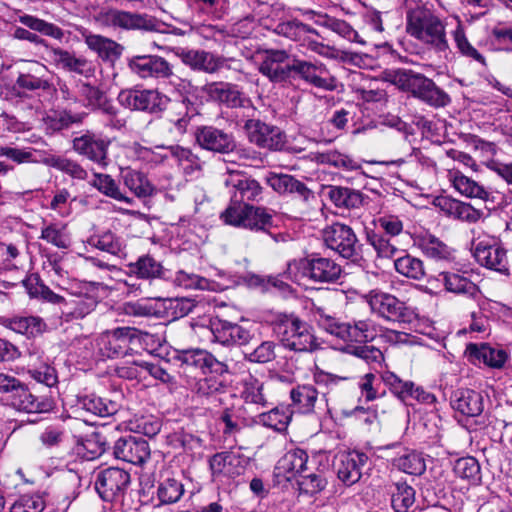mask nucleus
Returning <instances> with one entry per match:
<instances>
[{
  "label": "nucleus",
  "instance_id": "nucleus-1",
  "mask_svg": "<svg viewBox=\"0 0 512 512\" xmlns=\"http://www.w3.org/2000/svg\"><path fill=\"white\" fill-rule=\"evenodd\" d=\"M320 328L342 340L346 345H362L374 341L380 333V326L372 319H358L343 322L328 314L326 309L314 306L312 309Z\"/></svg>",
  "mask_w": 512,
  "mask_h": 512
},
{
  "label": "nucleus",
  "instance_id": "nucleus-2",
  "mask_svg": "<svg viewBox=\"0 0 512 512\" xmlns=\"http://www.w3.org/2000/svg\"><path fill=\"white\" fill-rule=\"evenodd\" d=\"M271 326L279 343L286 350L305 353L318 348L311 327L295 313L276 314Z\"/></svg>",
  "mask_w": 512,
  "mask_h": 512
},
{
  "label": "nucleus",
  "instance_id": "nucleus-3",
  "mask_svg": "<svg viewBox=\"0 0 512 512\" xmlns=\"http://www.w3.org/2000/svg\"><path fill=\"white\" fill-rule=\"evenodd\" d=\"M407 32L437 51L449 49L444 22L424 5L409 8L406 14Z\"/></svg>",
  "mask_w": 512,
  "mask_h": 512
},
{
  "label": "nucleus",
  "instance_id": "nucleus-4",
  "mask_svg": "<svg viewBox=\"0 0 512 512\" xmlns=\"http://www.w3.org/2000/svg\"><path fill=\"white\" fill-rule=\"evenodd\" d=\"M274 211L272 209L244 205L238 207H227L220 214V219L226 225L249 230L254 233H263L270 236L275 242L284 241L283 234L272 232L274 228Z\"/></svg>",
  "mask_w": 512,
  "mask_h": 512
},
{
  "label": "nucleus",
  "instance_id": "nucleus-5",
  "mask_svg": "<svg viewBox=\"0 0 512 512\" xmlns=\"http://www.w3.org/2000/svg\"><path fill=\"white\" fill-rule=\"evenodd\" d=\"M342 275V267L333 259L311 255L294 259L287 264L283 276L299 283L303 277L318 283H334Z\"/></svg>",
  "mask_w": 512,
  "mask_h": 512
},
{
  "label": "nucleus",
  "instance_id": "nucleus-6",
  "mask_svg": "<svg viewBox=\"0 0 512 512\" xmlns=\"http://www.w3.org/2000/svg\"><path fill=\"white\" fill-rule=\"evenodd\" d=\"M150 334L134 327H117L106 330L96 339L99 354L106 358H118L131 354Z\"/></svg>",
  "mask_w": 512,
  "mask_h": 512
},
{
  "label": "nucleus",
  "instance_id": "nucleus-7",
  "mask_svg": "<svg viewBox=\"0 0 512 512\" xmlns=\"http://www.w3.org/2000/svg\"><path fill=\"white\" fill-rule=\"evenodd\" d=\"M322 238L325 246L341 257L353 262L361 258L362 244L350 226L334 222L323 229Z\"/></svg>",
  "mask_w": 512,
  "mask_h": 512
},
{
  "label": "nucleus",
  "instance_id": "nucleus-8",
  "mask_svg": "<svg viewBox=\"0 0 512 512\" xmlns=\"http://www.w3.org/2000/svg\"><path fill=\"white\" fill-rule=\"evenodd\" d=\"M96 20L101 26L127 31H158L160 25L155 17L116 8L102 9Z\"/></svg>",
  "mask_w": 512,
  "mask_h": 512
},
{
  "label": "nucleus",
  "instance_id": "nucleus-9",
  "mask_svg": "<svg viewBox=\"0 0 512 512\" xmlns=\"http://www.w3.org/2000/svg\"><path fill=\"white\" fill-rule=\"evenodd\" d=\"M131 482L130 474L121 468L109 467L95 475V490L103 501L123 504Z\"/></svg>",
  "mask_w": 512,
  "mask_h": 512
},
{
  "label": "nucleus",
  "instance_id": "nucleus-10",
  "mask_svg": "<svg viewBox=\"0 0 512 512\" xmlns=\"http://www.w3.org/2000/svg\"><path fill=\"white\" fill-rule=\"evenodd\" d=\"M224 185L230 195V203L227 207L250 205V202L262 200V186L244 172L229 171L224 179Z\"/></svg>",
  "mask_w": 512,
  "mask_h": 512
},
{
  "label": "nucleus",
  "instance_id": "nucleus-11",
  "mask_svg": "<svg viewBox=\"0 0 512 512\" xmlns=\"http://www.w3.org/2000/svg\"><path fill=\"white\" fill-rule=\"evenodd\" d=\"M84 100H88L93 110L115 116L121 107L158 114L164 110L169 98H124V101H121V98H84Z\"/></svg>",
  "mask_w": 512,
  "mask_h": 512
},
{
  "label": "nucleus",
  "instance_id": "nucleus-12",
  "mask_svg": "<svg viewBox=\"0 0 512 512\" xmlns=\"http://www.w3.org/2000/svg\"><path fill=\"white\" fill-rule=\"evenodd\" d=\"M248 464L249 458L239 451L218 452L209 459L213 481L223 485L243 475Z\"/></svg>",
  "mask_w": 512,
  "mask_h": 512
},
{
  "label": "nucleus",
  "instance_id": "nucleus-13",
  "mask_svg": "<svg viewBox=\"0 0 512 512\" xmlns=\"http://www.w3.org/2000/svg\"><path fill=\"white\" fill-rule=\"evenodd\" d=\"M368 303L372 312L390 322L411 323L416 318V313L406 302L390 293L371 292Z\"/></svg>",
  "mask_w": 512,
  "mask_h": 512
},
{
  "label": "nucleus",
  "instance_id": "nucleus-14",
  "mask_svg": "<svg viewBox=\"0 0 512 512\" xmlns=\"http://www.w3.org/2000/svg\"><path fill=\"white\" fill-rule=\"evenodd\" d=\"M173 359L181 366L199 369L203 374L224 376L230 373L226 362L218 360L212 353L201 348L176 350Z\"/></svg>",
  "mask_w": 512,
  "mask_h": 512
},
{
  "label": "nucleus",
  "instance_id": "nucleus-15",
  "mask_svg": "<svg viewBox=\"0 0 512 512\" xmlns=\"http://www.w3.org/2000/svg\"><path fill=\"white\" fill-rule=\"evenodd\" d=\"M473 256L478 264L508 276L510 274L507 250L496 240H481L475 244Z\"/></svg>",
  "mask_w": 512,
  "mask_h": 512
},
{
  "label": "nucleus",
  "instance_id": "nucleus-16",
  "mask_svg": "<svg viewBox=\"0 0 512 512\" xmlns=\"http://www.w3.org/2000/svg\"><path fill=\"white\" fill-rule=\"evenodd\" d=\"M369 457L359 450L343 451L335 457L334 468L338 479L346 486L357 483L367 466Z\"/></svg>",
  "mask_w": 512,
  "mask_h": 512
},
{
  "label": "nucleus",
  "instance_id": "nucleus-17",
  "mask_svg": "<svg viewBox=\"0 0 512 512\" xmlns=\"http://www.w3.org/2000/svg\"><path fill=\"white\" fill-rule=\"evenodd\" d=\"M129 70L140 78L173 77V66L163 57L156 54L134 55L127 58Z\"/></svg>",
  "mask_w": 512,
  "mask_h": 512
},
{
  "label": "nucleus",
  "instance_id": "nucleus-18",
  "mask_svg": "<svg viewBox=\"0 0 512 512\" xmlns=\"http://www.w3.org/2000/svg\"><path fill=\"white\" fill-rule=\"evenodd\" d=\"M388 80L405 93L412 96H432L435 91L437 96H447L439 92L434 82L422 74L414 73L411 70H396L388 74Z\"/></svg>",
  "mask_w": 512,
  "mask_h": 512
},
{
  "label": "nucleus",
  "instance_id": "nucleus-19",
  "mask_svg": "<svg viewBox=\"0 0 512 512\" xmlns=\"http://www.w3.org/2000/svg\"><path fill=\"white\" fill-rule=\"evenodd\" d=\"M249 141L260 148L268 150H281L285 144V134L273 125L260 120H248L245 124Z\"/></svg>",
  "mask_w": 512,
  "mask_h": 512
},
{
  "label": "nucleus",
  "instance_id": "nucleus-20",
  "mask_svg": "<svg viewBox=\"0 0 512 512\" xmlns=\"http://www.w3.org/2000/svg\"><path fill=\"white\" fill-rule=\"evenodd\" d=\"M386 451H392L391 465L397 470L412 476H420L426 471V462L422 453L404 447L400 443L386 445Z\"/></svg>",
  "mask_w": 512,
  "mask_h": 512
},
{
  "label": "nucleus",
  "instance_id": "nucleus-21",
  "mask_svg": "<svg viewBox=\"0 0 512 512\" xmlns=\"http://www.w3.org/2000/svg\"><path fill=\"white\" fill-rule=\"evenodd\" d=\"M211 332L214 342L227 347L247 345L254 338V333L250 329L222 319L211 323Z\"/></svg>",
  "mask_w": 512,
  "mask_h": 512
},
{
  "label": "nucleus",
  "instance_id": "nucleus-22",
  "mask_svg": "<svg viewBox=\"0 0 512 512\" xmlns=\"http://www.w3.org/2000/svg\"><path fill=\"white\" fill-rule=\"evenodd\" d=\"M300 78L316 88L333 90L336 87L335 79L329 74L323 64H313L294 57L292 77Z\"/></svg>",
  "mask_w": 512,
  "mask_h": 512
},
{
  "label": "nucleus",
  "instance_id": "nucleus-23",
  "mask_svg": "<svg viewBox=\"0 0 512 512\" xmlns=\"http://www.w3.org/2000/svg\"><path fill=\"white\" fill-rule=\"evenodd\" d=\"M0 325L29 340L41 336L48 328L43 318L27 313L1 316Z\"/></svg>",
  "mask_w": 512,
  "mask_h": 512
},
{
  "label": "nucleus",
  "instance_id": "nucleus-24",
  "mask_svg": "<svg viewBox=\"0 0 512 512\" xmlns=\"http://www.w3.org/2000/svg\"><path fill=\"white\" fill-rule=\"evenodd\" d=\"M110 141L101 135L87 132L73 139V149L80 155L105 167L108 164V147Z\"/></svg>",
  "mask_w": 512,
  "mask_h": 512
},
{
  "label": "nucleus",
  "instance_id": "nucleus-25",
  "mask_svg": "<svg viewBox=\"0 0 512 512\" xmlns=\"http://www.w3.org/2000/svg\"><path fill=\"white\" fill-rule=\"evenodd\" d=\"M289 55L285 50H266L263 60L259 65V71L271 82H285L292 77V63H286Z\"/></svg>",
  "mask_w": 512,
  "mask_h": 512
},
{
  "label": "nucleus",
  "instance_id": "nucleus-26",
  "mask_svg": "<svg viewBox=\"0 0 512 512\" xmlns=\"http://www.w3.org/2000/svg\"><path fill=\"white\" fill-rule=\"evenodd\" d=\"M113 455L116 459L140 465L149 458L150 448L143 438L129 435L119 438L114 443Z\"/></svg>",
  "mask_w": 512,
  "mask_h": 512
},
{
  "label": "nucleus",
  "instance_id": "nucleus-27",
  "mask_svg": "<svg viewBox=\"0 0 512 512\" xmlns=\"http://www.w3.org/2000/svg\"><path fill=\"white\" fill-rule=\"evenodd\" d=\"M195 138L201 148L222 154L233 151L236 146L231 134L213 126L197 128Z\"/></svg>",
  "mask_w": 512,
  "mask_h": 512
},
{
  "label": "nucleus",
  "instance_id": "nucleus-28",
  "mask_svg": "<svg viewBox=\"0 0 512 512\" xmlns=\"http://www.w3.org/2000/svg\"><path fill=\"white\" fill-rule=\"evenodd\" d=\"M465 354L472 362L479 361L493 369H501L509 359V352L499 346L488 343H469Z\"/></svg>",
  "mask_w": 512,
  "mask_h": 512
},
{
  "label": "nucleus",
  "instance_id": "nucleus-29",
  "mask_svg": "<svg viewBox=\"0 0 512 512\" xmlns=\"http://www.w3.org/2000/svg\"><path fill=\"white\" fill-rule=\"evenodd\" d=\"M177 57L192 70L214 73L224 66L225 58L205 50L179 49Z\"/></svg>",
  "mask_w": 512,
  "mask_h": 512
},
{
  "label": "nucleus",
  "instance_id": "nucleus-30",
  "mask_svg": "<svg viewBox=\"0 0 512 512\" xmlns=\"http://www.w3.org/2000/svg\"><path fill=\"white\" fill-rule=\"evenodd\" d=\"M84 41L87 47L96 53L102 62L111 67H114L125 49L122 44L99 34L89 33L84 35Z\"/></svg>",
  "mask_w": 512,
  "mask_h": 512
},
{
  "label": "nucleus",
  "instance_id": "nucleus-31",
  "mask_svg": "<svg viewBox=\"0 0 512 512\" xmlns=\"http://www.w3.org/2000/svg\"><path fill=\"white\" fill-rule=\"evenodd\" d=\"M267 183L279 194H291L305 202L315 199L314 192L292 175L270 173Z\"/></svg>",
  "mask_w": 512,
  "mask_h": 512
},
{
  "label": "nucleus",
  "instance_id": "nucleus-32",
  "mask_svg": "<svg viewBox=\"0 0 512 512\" xmlns=\"http://www.w3.org/2000/svg\"><path fill=\"white\" fill-rule=\"evenodd\" d=\"M451 406L465 416L476 417L484 410V397L476 390L458 389L451 396Z\"/></svg>",
  "mask_w": 512,
  "mask_h": 512
},
{
  "label": "nucleus",
  "instance_id": "nucleus-33",
  "mask_svg": "<svg viewBox=\"0 0 512 512\" xmlns=\"http://www.w3.org/2000/svg\"><path fill=\"white\" fill-rule=\"evenodd\" d=\"M435 205L448 217L453 219L474 223L481 218V212L470 204L450 198L448 196L438 197Z\"/></svg>",
  "mask_w": 512,
  "mask_h": 512
},
{
  "label": "nucleus",
  "instance_id": "nucleus-34",
  "mask_svg": "<svg viewBox=\"0 0 512 512\" xmlns=\"http://www.w3.org/2000/svg\"><path fill=\"white\" fill-rule=\"evenodd\" d=\"M418 248L424 256L436 262H451L455 259V250L433 234L420 236Z\"/></svg>",
  "mask_w": 512,
  "mask_h": 512
},
{
  "label": "nucleus",
  "instance_id": "nucleus-35",
  "mask_svg": "<svg viewBox=\"0 0 512 512\" xmlns=\"http://www.w3.org/2000/svg\"><path fill=\"white\" fill-rule=\"evenodd\" d=\"M50 53L59 68L85 77L93 73L91 62L84 57H76L73 53L61 48H52Z\"/></svg>",
  "mask_w": 512,
  "mask_h": 512
},
{
  "label": "nucleus",
  "instance_id": "nucleus-36",
  "mask_svg": "<svg viewBox=\"0 0 512 512\" xmlns=\"http://www.w3.org/2000/svg\"><path fill=\"white\" fill-rule=\"evenodd\" d=\"M10 400L14 408L26 413H41L50 409L49 403L39 400L22 382L19 383L13 394L10 395Z\"/></svg>",
  "mask_w": 512,
  "mask_h": 512
},
{
  "label": "nucleus",
  "instance_id": "nucleus-37",
  "mask_svg": "<svg viewBox=\"0 0 512 512\" xmlns=\"http://www.w3.org/2000/svg\"><path fill=\"white\" fill-rule=\"evenodd\" d=\"M344 352L363 360L371 369L381 375V371L387 369L384 353L373 345L362 344L345 345Z\"/></svg>",
  "mask_w": 512,
  "mask_h": 512
},
{
  "label": "nucleus",
  "instance_id": "nucleus-38",
  "mask_svg": "<svg viewBox=\"0 0 512 512\" xmlns=\"http://www.w3.org/2000/svg\"><path fill=\"white\" fill-rule=\"evenodd\" d=\"M79 408L99 417H108L116 414L120 408L119 403L106 397H100L94 393L79 396L77 399Z\"/></svg>",
  "mask_w": 512,
  "mask_h": 512
},
{
  "label": "nucleus",
  "instance_id": "nucleus-39",
  "mask_svg": "<svg viewBox=\"0 0 512 512\" xmlns=\"http://www.w3.org/2000/svg\"><path fill=\"white\" fill-rule=\"evenodd\" d=\"M308 454L305 450L294 448L287 451L278 461L276 469L285 474L289 480L296 474L302 475L307 470Z\"/></svg>",
  "mask_w": 512,
  "mask_h": 512
},
{
  "label": "nucleus",
  "instance_id": "nucleus-40",
  "mask_svg": "<svg viewBox=\"0 0 512 512\" xmlns=\"http://www.w3.org/2000/svg\"><path fill=\"white\" fill-rule=\"evenodd\" d=\"M439 280L443 283L446 291L469 298H476L480 294L479 287L468 277L454 272H441Z\"/></svg>",
  "mask_w": 512,
  "mask_h": 512
},
{
  "label": "nucleus",
  "instance_id": "nucleus-41",
  "mask_svg": "<svg viewBox=\"0 0 512 512\" xmlns=\"http://www.w3.org/2000/svg\"><path fill=\"white\" fill-rule=\"evenodd\" d=\"M185 488L181 479L176 477H161L156 489L155 507L177 503L184 496Z\"/></svg>",
  "mask_w": 512,
  "mask_h": 512
},
{
  "label": "nucleus",
  "instance_id": "nucleus-42",
  "mask_svg": "<svg viewBox=\"0 0 512 512\" xmlns=\"http://www.w3.org/2000/svg\"><path fill=\"white\" fill-rule=\"evenodd\" d=\"M22 283L31 298L41 299L52 304H63L65 307L68 306V302L64 297L54 293L46 286L39 274L31 273L27 275Z\"/></svg>",
  "mask_w": 512,
  "mask_h": 512
},
{
  "label": "nucleus",
  "instance_id": "nucleus-43",
  "mask_svg": "<svg viewBox=\"0 0 512 512\" xmlns=\"http://www.w3.org/2000/svg\"><path fill=\"white\" fill-rule=\"evenodd\" d=\"M121 179L123 184L138 198H146L154 193V186L140 171L131 168L122 169Z\"/></svg>",
  "mask_w": 512,
  "mask_h": 512
},
{
  "label": "nucleus",
  "instance_id": "nucleus-44",
  "mask_svg": "<svg viewBox=\"0 0 512 512\" xmlns=\"http://www.w3.org/2000/svg\"><path fill=\"white\" fill-rule=\"evenodd\" d=\"M293 412L288 405H279L257 416V423L277 432H284L292 419Z\"/></svg>",
  "mask_w": 512,
  "mask_h": 512
},
{
  "label": "nucleus",
  "instance_id": "nucleus-45",
  "mask_svg": "<svg viewBox=\"0 0 512 512\" xmlns=\"http://www.w3.org/2000/svg\"><path fill=\"white\" fill-rule=\"evenodd\" d=\"M317 398V389L309 384L297 385L290 390L292 405L302 414H310L314 411Z\"/></svg>",
  "mask_w": 512,
  "mask_h": 512
},
{
  "label": "nucleus",
  "instance_id": "nucleus-46",
  "mask_svg": "<svg viewBox=\"0 0 512 512\" xmlns=\"http://www.w3.org/2000/svg\"><path fill=\"white\" fill-rule=\"evenodd\" d=\"M215 374L195 379L189 383V387L194 396L200 399H208L226 389L224 380Z\"/></svg>",
  "mask_w": 512,
  "mask_h": 512
},
{
  "label": "nucleus",
  "instance_id": "nucleus-47",
  "mask_svg": "<svg viewBox=\"0 0 512 512\" xmlns=\"http://www.w3.org/2000/svg\"><path fill=\"white\" fill-rule=\"evenodd\" d=\"M327 194L331 202L338 208L354 209L363 203V194L348 187L330 186Z\"/></svg>",
  "mask_w": 512,
  "mask_h": 512
},
{
  "label": "nucleus",
  "instance_id": "nucleus-48",
  "mask_svg": "<svg viewBox=\"0 0 512 512\" xmlns=\"http://www.w3.org/2000/svg\"><path fill=\"white\" fill-rule=\"evenodd\" d=\"M415 502V490L407 482L391 485V506L395 512H407Z\"/></svg>",
  "mask_w": 512,
  "mask_h": 512
},
{
  "label": "nucleus",
  "instance_id": "nucleus-49",
  "mask_svg": "<svg viewBox=\"0 0 512 512\" xmlns=\"http://www.w3.org/2000/svg\"><path fill=\"white\" fill-rule=\"evenodd\" d=\"M381 380L389 388L390 392L402 402L407 403L411 400V393L414 383L412 381H404L394 372L385 369L381 371Z\"/></svg>",
  "mask_w": 512,
  "mask_h": 512
},
{
  "label": "nucleus",
  "instance_id": "nucleus-50",
  "mask_svg": "<svg viewBox=\"0 0 512 512\" xmlns=\"http://www.w3.org/2000/svg\"><path fill=\"white\" fill-rule=\"evenodd\" d=\"M394 267L400 275L409 279L420 281L426 275L423 261L410 254L397 258Z\"/></svg>",
  "mask_w": 512,
  "mask_h": 512
},
{
  "label": "nucleus",
  "instance_id": "nucleus-51",
  "mask_svg": "<svg viewBox=\"0 0 512 512\" xmlns=\"http://www.w3.org/2000/svg\"><path fill=\"white\" fill-rule=\"evenodd\" d=\"M129 272L141 279H154L160 277L163 267L150 255H143L135 262L128 264Z\"/></svg>",
  "mask_w": 512,
  "mask_h": 512
},
{
  "label": "nucleus",
  "instance_id": "nucleus-52",
  "mask_svg": "<svg viewBox=\"0 0 512 512\" xmlns=\"http://www.w3.org/2000/svg\"><path fill=\"white\" fill-rule=\"evenodd\" d=\"M39 238L59 249H67L71 243L66 224L60 222L44 225Z\"/></svg>",
  "mask_w": 512,
  "mask_h": 512
},
{
  "label": "nucleus",
  "instance_id": "nucleus-53",
  "mask_svg": "<svg viewBox=\"0 0 512 512\" xmlns=\"http://www.w3.org/2000/svg\"><path fill=\"white\" fill-rule=\"evenodd\" d=\"M45 165L51 166L77 180H85L88 172L76 161L64 156L47 154Z\"/></svg>",
  "mask_w": 512,
  "mask_h": 512
},
{
  "label": "nucleus",
  "instance_id": "nucleus-54",
  "mask_svg": "<svg viewBox=\"0 0 512 512\" xmlns=\"http://www.w3.org/2000/svg\"><path fill=\"white\" fill-rule=\"evenodd\" d=\"M315 160L320 164H328L335 168H341L347 171L361 169V164L355 158L336 150L317 153L315 155Z\"/></svg>",
  "mask_w": 512,
  "mask_h": 512
},
{
  "label": "nucleus",
  "instance_id": "nucleus-55",
  "mask_svg": "<svg viewBox=\"0 0 512 512\" xmlns=\"http://www.w3.org/2000/svg\"><path fill=\"white\" fill-rule=\"evenodd\" d=\"M90 184L105 196L120 202L131 203V199L121 192L119 185L109 174L95 173Z\"/></svg>",
  "mask_w": 512,
  "mask_h": 512
},
{
  "label": "nucleus",
  "instance_id": "nucleus-56",
  "mask_svg": "<svg viewBox=\"0 0 512 512\" xmlns=\"http://www.w3.org/2000/svg\"><path fill=\"white\" fill-rule=\"evenodd\" d=\"M46 152L39 151L33 148L19 149L13 147H1L0 155L16 162L17 164L23 163H42L45 164Z\"/></svg>",
  "mask_w": 512,
  "mask_h": 512
},
{
  "label": "nucleus",
  "instance_id": "nucleus-57",
  "mask_svg": "<svg viewBox=\"0 0 512 512\" xmlns=\"http://www.w3.org/2000/svg\"><path fill=\"white\" fill-rule=\"evenodd\" d=\"M455 475L469 481L471 484L481 482V468L476 458L472 456L462 457L455 461L453 466Z\"/></svg>",
  "mask_w": 512,
  "mask_h": 512
},
{
  "label": "nucleus",
  "instance_id": "nucleus-58",
  "mask_svg": "<svg viewBox=\"0 0 512 512\" xmlns=\"http://www.w3.org/2000/svg\"><path fill=\"white\" fill-rule=\"evenodd\" d=\"M366 240L373 247L379 258H392L398 251L393 238L376 230H366Z\"/></svg>",
  "mask_w": 512,
  "mask_h": 512
},
{
  "label": "nucleus",
  "instance_id": "nucleus-59",
  "mask_svg": "<svg viewBox=\"0 0 512 512\" xmlns=\"http://www.w3.org/2000/svg\"><path fill=\"white\" fill-rule=\"evenodd\" d=\"M275 32L293 41H305L307 34H317L311 26L298 20L285 21L277 24Z\"/></svg>",
  "mask_w": 512,
  "mask_h": 512
},
{
  "label": "nucleus",
  "instance_id": "nucleus-60",
  "mask_svg": "<svg viewBox=\"0 0 512 512\" xmlns=\"http://www.w3.org/2000/svg\"><path fill=\"white\" fill-rule=\"evenodd\" d=\"M451 176L454 188L462 195L470 198L480 199H484L487 196V192L483 186L479 185L471 178L463 175L461 172L455 171L451 174Z\"/></svg>",
  "mask_w": 512,
  "mask_h": 512
},
{
  "label": "nucleus",
  "instance_id": "nucleus-61",
  "mask_svg": "<svg viewBox=\"0 0 512 512\" xmlns=\"http://www.w3.org/2000/svg\"><path fill=\"white\" fill-rule=\"evenodd\" d=\"M241 397L245 404H253L260 407H267L268 405L263 393V383L251 375L243 381Z\"/></svg>",
  "mask_w": 512,
  "mask_h": 512
},
{
  "label": "nucleus",
  "instance_id": "nucleus-62",
  "mask_svg": "<svg viewBox=\"0 0 512 512\" xmlns=\"http://www.w3.org/2000/svg\"><path fill=\"white\" fill-rule=\"evenodd\" d=\"M19 22L31 30L42 33L43 35L62 40L64 31L53 23L46 22L32 15L24 14L18 18Z\"/></svg>",
  "mask_w": 512,
  "mask_h": 512
},
{
  "label": "nucleus",
  "instance_id": "nucleus-63",
  "mask_svg": "<svg viewBox=\"0 0 512 512\" xmlns=\"http://www.w3.org/2000/svg\"><path fill=\"white\" fill-rule=\"evenodd\" d=\"M373 224L377 232L395 238L404 232V223L400 216L384 214L374 219Z\"/></svg>",
  "mask_w": 512,
  "mask_h": 512
},
{
  "label": "nucleus",
  "instance_id": "nucleus-64",
  "mask_svg": "<svg viewBox=\"0 0 512 512\" xmlns=\"http://www.w3.org/2000/svg\"><path fill=\"white\" fill-rule=\"evenodd\" d=\"M45 501L38 494L21 495L9 508L8 512H43Z\"/></svg>",
  "mask_w": 512,
  "mask_h": 512
}]
</instances>
